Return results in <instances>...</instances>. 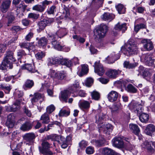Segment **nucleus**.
I'll list each match as a JSON object with an SVG mask.
<instances>
[{
    "mask_svg": "<svg viewBox=\"0 0 155 155\" xmlns=\"http://www.w3.org/2000/svg\"><path fill=\"white\" fill-rule=\"evenodd\" d=\"M27 6L24 3H21L17 7L16 9L17 13H21V15H24L23 12H24Z\"/></svg>",
    "mask_w": 155,
    "mask_h": 155,
    "instance_id": "cd10ccee",
    "label": "nucleus"
},
{
    "mask_svg": "<svg viewBox=\"0 0 155 155\" xmlns=\"http://www.w3.org/2000/svg\"><path fill=\"white\" fill-rule=\"evenodd\" d=\"M136 49H123V51L124 54L127 56L131 55L137 54V51Z\"/></svg>",
    "mask_w": 155,
    "mask_h": 155,
    "instance_id": "e433bc0d",
    "label": "nucleus"
},
{
    "mask_svg": "<svg viewBox=\"0 0 155 155\" xmlns=\"http://www.w3.org/2000/svg\"><path fill=\"white\" fill-rule=\"evenodd\" d=\"M104 0H93L92 3H95V5L97 9L102 6Z\"/></svg>",
    "mask_w": 155,
    "mask_h": 155,
    "instance_id": "5fc2aeb1",
    "label": "nucleus"
},
{
    "mask_svg": "<svg viewBox=\"0 0 155 155\" xmlns=\"http://www.w3.org/2000/svg\"><path fill=\"white\" fill-rule=\"evenodd\" d=\"M104 132L108 134H110V132H111L113 129V126L110 124H108L104 126Z\"/></svg>",
    "mask_w": 155,
    "mask_h": 155,
    "instance_id": "a18cd8bd",
    "label": "nucleus"
},
{
    "mask_svg": "<svg viewBox=\"0 0 155 155\" xmlns=\"http://www.w3.org/2000/svg\"><path fill=\"white\" fill-rule=\"evenodd\" d=\"M80 108L82 109H87L89 108L90 106V104L87 101H80L78 104Z\"/></svg>",
    "mask_w": 155,
    "mask_h": 155,
    "instance_id": "bb28decb",
    "label": "nucleus"
},
{
    "mask_svg": "<svg viewBox=\"0 0 155 155\" xmlns=\"http://www.w3.org/2000/svg\"><path fill=\"white\" fill-rule=\"evenodd\" d=\"M129 128L130 130L135 135H138L140 132V130L138 126L136 124H131L129 125Z\"/></svg>",
    "mask_w": 155,
    "mask_h": 155,
    "instance_id": "4be33fe9",
    "label": "nucleus"
},
{
    "mask_svg": "<svg viewBox=\"0 0 155 155\" xmlns=\"http://www.w3.org/2000/svg\"><path fill=\"white\" fill-rule=\"evenodd\" d=\"M15 116L13 113H11L7 116V118L5 123V125L8 128H12L14 126L15 121Z\"/></svg>",
    "mask_w": 155,
    "mask_h": 155,
    "instance_id": "1a4fd4ad",
    "label": "nucleus"
},
{
    "mask_svg": "<svg viewBox=\"0 0 155 155\" xmlns=\"http://www.w3.org/2000/svg\"><path fill=\"white\" fill-rule=\"evenodd\" d=\"M51 45L53 46V48H59L63 47L61 46H60L59 43L58 42L55 40H53L51 41Z\"/></svg>",
    "mask_w": 155,
    "mask_h": 155,
    "instance_id": "bf43d9fd",
    "label": "nucleus"
},
{
    "mask_svg": "<svg viewBox=\"0 0 155 155\" xmlns=\"http://www.w3.org/2000/svg\"><path fill=\"white\" fill-rule=\"evenodd\" d=\"M72 137L70 135L67 136L65 138L63 136L59 142L62 148L65 149L67 147L69 144H71L72 142Z\"/></svg>",
    "mask_w": 155,
    "mask_h": 155,
    "instance_id": "20e7f679",
    "label": "nucleus"
},
{
    "mask_svg": "<svg viewBox=\"0 0 155 155\" xmlns=\"http://www.w3.org/2000/svg\"><path fill=\"white\" fill-rule=\"evenodd\" d=\"M55 107L54 105H51L48 107L46 108V112L48 114H50L55 110Z\"/></svg>",
    "mask_w": 155,
    "mask_h": 155,
    "instance_id": "680f3d73",
    "label": "nucleus"
},
{
    "mask_svg": "<svg viewBox=\"0 0 155 155\" xmlns=\"http://www.w3.org/2000/svg\"><path fill=\"white\" fill-rule=\"evenodd\" d=\"M23 68L27 70L31 73H34L37 71V70L35 69L34 66L31 64H25L23 67Z\"/></svg>",
    "mask_w": 155,
    "mask_h": 155,
    "instance_id": "2f4dec72",
    "label": "nucleus"
},
{
    "mask_svg": "<svg viewBox=\"0 0 155 155\" xmlns=\"http://www.w3.org/2000/svg\"><path fill=\"white\" fill-rule=\"evenodd\" d=\"M66 75L63 72H57L55 79L61 80L65 77Z\"/></svg>",
    "mask_w": 155,
    "mask_h": 155,
    "instance_id": "3c124183",
    "label": "nucleus"
},
{
    "mask_svg": "<svg viewBox=\"0 0 155 155\" xmlns=\"http://www.w3.org/2000/svg\"><path fill=\"white\" fill-rule=\"evenodd\" d=\"M41 5H34L32 8V9L39 12H42L45 10L47 5L50 4V2L45 0L41 3Z\"/></svg>",
    "mask_w": 155,
    "mask_h": 155,
    "instance_id": "6e6552de",
    "label": "nucleus"
},
{
    "mask_svg": "<svg viewBox=\"0 0 155 155\" xmlns=\"http://www.w3.org/2000/svg\"><path fill=\"white\" fill-rule=\"evenodd\" d=\"M60 64L63 65H65L68 67H71L73 65L71 60L66 59H61Z\"/></svg>",
    "mask_w": 155,
    "mask_h": 155,
    "instance_id": "a19ab883",
    "label": "nucleus"
},
{
    "mask_svg": "<svg viewBox=\"0 0 155 155\" xmlns=\"http://www.w3.org/2000/svg\"><path fill=\"white\" fill-rule=\"evenodd\" d=\"M126 23L120 24L119 22L115 26L114 29L118 31H122V33H124L127 30V27Z\"/></svg>",
    "mask_w": 155,
    "mask_h": 155,
    "instance_id": "412c9836",
    "label": "nucleus"
},
{
    "mask_svg": "<svg viewBox=\"0 0 155 155\" xmlns=\"http://www.w3.org/2000/svg\"><path fill=\"white\" fill-rule=\"evenodd\" d=\"M144 48H153V47L152 42L150 40H143L142 41Z\"/></svg>",
    "mask_w": 155,
    "mask_h": 155,
    "instance_id": "4c0bfd02",
    "label": "nucleus"
},
{
    "mask_svg": "<svg viewBox=\"0 0 155 155\" xmlns=\"http://www.w3.org/2000/svg\"><path fill=\"white\" fill-rule=\"evenodd\" d=\"M151 54H143L142 60L145 62L146 65L149 66H153L154 65V60L152 57Z\"/></svg>",
    "mask_w": 155,
    "mask_h": 155,
    "instance_id": "39448f33",
    "label": "nucleus"
},
{
    "mask_svg": "<svg viewBox=\"0 0 155 155\" xmlns=\"http://www.w3.org/2000/svg\"><path fill=\"white\" fill-rule=\"evenodd\" d=\"M79 147L81 149L85 148L87 145V142L83 140L79 143Z\"/></svg>",
    "mask_w": 155,
    "mask_h": 155,
    "instance_id": "052dcab7",
    "label": "nucleus"
},
{
    "mask_svg": "<svg viewBox=\"0 0 155 155\" xmlns=\"http://www.w3.org/2000/svg\"><path fill=\"white\" fill-rule=\"evenodd\" d=\"M43 97V95L39 93H36L34 94V97L31 99V102L32 103L36 102Z\"/></svg>",
    "mask_w": 155,
    "mask_h": 155,
    "instance_id": "ea45409f",
    "label": "nucleus"
},
{
    "mask_svg": "<svg viewBox=\"0 0 155 155\" xmlns=\"http://www.w3.org/2000/svg\"><path fill=\"white\" fill-rule=\"evenodd\" d=\"M47 84H43L42 86V87L44 88H45L47 89V92L48 95L51 96L53 94V91L51 90L48 89V87L49 86V84L48 83Z\"/></svg>",
    "mask_w": 155,
    "mask_h": 155,
    "instance_id": "e2e57ef3",
    "label": "nucleus"
},
{
    "mask_svg": "<svg viewBox=\"0 0 155 155\" xmlns=\"http://www.w3.org/2000/svg\"><path fill=\"white\" fill-rule=\"evenodd\" d=\"M34 85V82L32 80L29 79L26 80L23 85V88L25 90L31 89Z\"/></svg>",
    "mask_w": 155,
    "mask_h": 155,
    "instance_id": "aec40b11",
    "label": "nucleus"
},
{
    "mask_svg": "<svg viewBox=\"0 0 155 155\" xmlns=\"http://www.w3.org/2000/svg\"><path fill=\"white\" fill-rule=\"evenodd\" d=\"M139 118L141 122L146 123L148 120L149 116L145 113H143L140 115Z\"/></svg>",
    "mask_w": 155,
    "mask_h": 155,
    "instance_id": "37998d69",
    "label": "nucleus"
},
{
    "mask_svg": "<svg viewBox=\"0 0 155 155\" xmlns=\"http://www.w3.org/2000/svg\"><path fill=\"white\" fill-rule=\"evenodd\" d=\"M82 69L81 72H78L77 73L80 77L86 74L88 71V66L87 65L83 64L81 65Z\"/></svg>",
    "mask_w": 155,
    "mask_h": 155,
    "instance_id": "72a5a7b5",
    "label": "nucleus"
},
{
    "mask_svg": "<svg viewBox=\"0 0 155 155\" xmlns=\"http://www.w3.org/2000/svg\"><path fill=\"white\" fill-rule=\"evenodd\" d=\"M123 65L124 68L129 69H132L135 68L137 66L136 63H130L129 62L125 61L123 64Z\"/></svg>",
    "mask_w": 155,
    "mask_h": 155,
    "instance_id": "c03bdc74",
    "label": "nucleus"
},
{
    "mask_svg": "<svg viewBox=\"0 0 155 155\" xmlns=\"http://www.w3.org/2000/svg\"><path fill=\"white\" fill-rule=\"evenodd\" d=\"M135 44L134 40L132 39H130L128 41L127 44H125L124 45L121 47V48H131L135 47Z\"/></svg>",
    "mask_w": 155,
    "mask_h": 155,
    "instance_id": "c756f323",
    "label": "nucleus"
},
{
    "mask_svg": "<svg viewBox=\"0 0 155 155\" xmlns=\"http://www.w3.org/2000/svg\"><path fill=\"white\" fill-rule=\"evenodd\" d=\"M113 145L119 149L124 148L125 145L123 139L120 137L114 138L112 140Z\"/></svg>",
    "mask_w": 155,
    "mask_h": 155,
    "instance_id": "0eeeda50",
    "label": "nucleus"
},
{
    "mask_svg": "<svg viewBox=\"0 0 155 155\" xmlns=\"http://www.w3.org/2000/svg\"><path fill=\"white\" fill-rule=\"evenodd\" d=\"M144 133L147 135L152 136L155 132V126L152 124L148 125L144 130Z\"/></svg>",
    "mask_w": 155,
    "mask_h": 155,
    "instance_id": "2eb2a0df",
    "label": "nucleus"
},
{
    "mask_svg": "<svg viewBox=\"0 0 155 155\" xmlns=\"http://www.w3.org/2000/svg\"><path fill=\"white\" fill-rule=\"evenodd\" d=\"M144 102L141 103L134 101H132L129 104L128 106L130 109L133 110L137 115H140L141 112L142 107L144 105Z\"/></svg>",
    "mask_w": 155,
    "mask_h": 155,
    "instance_id": "f03ea898",
    "label": "nucleus"
},
{
    "mask_svg": "<svg viewBox=\"0 0 155 155\" xmlns=\"http://www.w3.org/2000/svg\"><path fill=\"white\" fill-rule=\"evenodd\" d=\"M19 45L21 48H35L34 42L31 43L26 42L21 43H20Z\"/></svg>",
    "mask_w": 155,
    "mask_h": 155,
    "instance_id": "473e14b6",
    "label": "nucleus"
},
{
    "mask_svg": "<svg viewBox=\"0 0 155 155\" xmlns=\"http://www.w3.org/2000/svg\"><path fill=\"white\" fill-rule=\"evenodd\" d=\"M56 33H57L58 37L61 38L65 35L67 33L66 29L63 28L60 29L56 32Z\"/></svg>",
    "mask_w": 155,
    "mask_h": 155,
    "instance_id": "49530a36",
    "label": "nucleus"
},
{
    "mask_svg": "<svg viewBox=\"0 0 155 155\" xmlns=\"http://www.w3.org/2000/svg\"><path fill=\"white\" fill-rule=\"evenodd\" d=\"M56 7L55 5H52L48 8L47 12L48 14H54L56 11Z\"/></svg>",
    "mask_w": 155,
    "mask_h": 155,
    "instance_id": "4d7b16f0",
    "label": "nucleus"
},
{
    "mask_svg": "<svg viewBox=\"0 0 155 155\" xmlns=\"http://www.w3.org/2000/svg\"><path fill=\"white\" fill-rule=\"evenodd\" d=\"M11 2V0H5L2 2L1 6V8L3 12H6L8 11L10 7Z\"/></svg>",
    "mask_w": 155,
    "mask_h": 155,
    "instance_id": "dca6fc26",
    "label": "nucleus"
},
{
    "mask_svg": "<svg viewBox=\"0 0 155 155\" xmlns=\"http://www.w3.org/2000/svg\"><path fill=\"white\" fill-rule=\"evenodd\" d=\"M57 72H55L54 70L52 69H50L49 75L54 80L56 75Z\"/></svg>",
    "mask_w": 155,
    "mask_h": 155,
    "instance_id": "69168bd1",
    "label": "nucleus"
},
{
    "mask_svg": "<svg viewBox=\"0 0 155 155\" xmlns=\"http://www.w3.org/2000/svg\"><path fill=\"white\" fill-rule=\"evenodd\" d=\"M48 66H51L52 65L55 64L60 63V61L61 59L57 57L49 58L48 59Z\"/></svg>",
    "mask_w": 155,
    "mask_h": 155,
    "instance_id": "5701e85b",
    "label": "nucleus"
},
{
    "mask_svg": "<svg viewBox=\"0 0 155 155\" xmlns=\"http://www.w3.org/2000/svg\"><path fill=\"white\" fill-rule=\"evenodd\" d=\"M94 67V72L100 76H101L104 74L105 70L103 65L100 62L96 61L93 65Z\"/></svg>",
    "mask_w": 155,
    "mask_h": 155,
    "instance_id": "423d86ee",
    "label": "nucleus"
},
{
    "mask_svg": "<svg viewBox=\"0 0 155 155\" xmlns=\"http://www.w3.org/2000/svg\"><path fill=\"white\" fill-rule=\"evenodd\" d=\"M108 30L107 26L105 25L101 24L94 30V37L95 39L99 41L104 37Z\"/></svg>",
    "mask_w": 155,
    "mask_h": 155,
    "instance_id": "f257e3e1",
    "label": "nucleus"
},
{
    "mask_svg": "<svg viewBox=\"0 0 155 155\" xmlns=\"http://www.w3.org/2000/svg\"><path fill=\"white\" fill-rule=\"evenodd\" d=\"M91 94L92 98L95 100H98L100 98L99 93L96 91H94L91 92Z\"/></svg>",
    "mask_w": 155,
    "mask_h": 155,
    "instance_id": "603ef678",
    "label": "nucleus"
},
{
    "mask_svg": "<svg viewBox=\"0 0 155 155\" xmlns=\"http://www.w3.org/2000/svg\"><path fill=\"white\" fill-rule=\"evenodd\" d=\"M43 124H48L50 122V118L47 113H45L42 114L40 118Z\"/></svg>",
    "mask_w": 155,
    "mask_h": 155,
    "instance_id": "58836bf2",
    "label": "nucleus"
},
{
    "mask_svg": "<svg viewBox=\"0 0 155 155\" xmlns=\"http://www.w3.org/2000/svg\"><path fill=\"white\" fill-rule=\"evenodd\" d=\"M36 137V135L33 133H26L23 136L24 140L28 142L26 144L29 145L31 144L34 143Z\"/></svg>",
    "mask_w": 155,
    "mask_h": 155,
    "instance_id": "9b49d317",
    "label": "nucleus"
},
{
    "mask_svg": "<svg viewBox=\"0 0 155 155\" xmlns=\"http://www.w3.org/2000/svg\"><path fill=\"white\" fill-rule=\"evenodd\" d=\"M20 102L19 101H16L10 107V110L8 109L9 107H6V110L7 111H11L12 112H15L19 110L20 108Z\"/></svg>",
    "mask_w": 155,
    "mask_h": 155,
    "instance_id": "f3484780",
    "label": "nucleus"
},
{
    "mask_svg": "<svg viewBox=\"0 0 155 155\" xmlns=\"http://www.w3.org/2000/svg\"><path fill=\"white\" fill-rule=\"evenodd\" d=\"M6 18L8 20L7 25L8 26H9L11 25L15 20V17L14 15L12 13L8 14Z\"/></svg>",
    "mask_w": 155,
    "mask_h": 155,
    "instance_id": "c85d7f7f",
    "label": "nucleus"
},
{
    "mask_svg": "<svg viewBox=\"0 0 155 155\" xmlns=\"http://www.w3.org/2000/svg\"><path fill=\"white\" fill-rule=\"evenodd\" d=\"M70 114V111L69 110L61 109L60 111L59 115L61 117H67L69 116Z\"/></svg>",
    "mask_w": 155,
    "mask_h": 155,
    "instance_id": "09e8293b",
    "label": "nucleus"
},
{
    "mask_svg": "<svg viewBox=\"0 0 155 155\" xmlns=\"http://www.w3.org/2000/svg\"><path fill=\"white\" fill-rule=\"evenodd\" d=\"M126 90L127 91L133 93H136L137 91V89L131 84L127 86Z\"/></svg>",
    "mask_w": 155,
    "mask_h": 155,
    "instance_id": "de8ad7c7",
    "label": "nucleus"
},
{
    "mask_svg": "<svg viewBox=\"0 0 155 155\" xmlns=\"http://www.w3.org/2000/svg\"><path fill=\"white\" fill-rule=\"evenodd\" d=\"M122 105L119 102L114 103L110 107L112 114H117L119 113L121 109Z\"/></svg>",
    "mask_w": 155,
    "mask_h": 155,
    "instance_id": "ddd939ff",
    "label": "nucleus"
},
{
    "mask_svg": "<svg viewBox=\"0 0 155 155\" xmlns=\"http://www.w3.org/2000/svg\"><path fill=\"white\" fill-rule=\"evenodd\" d=\"M47 39L45 37L41 38L39 41L38 44L40 48L43 47L46 44Z\"/></svg>",
    "mask_w": 155,
    "mask_h": 155,
    "instance_id": "864d4df0",
    "label": "nucleus"
},
{
    "mask_svg": "<svg viewBox=\"0 0 155 155\" xmlns=\"http://www.w3.org/2000/svg\"><path fill=\"white\" fill-rule=\"evenodd\" d=\"M6 56L5 57L4 60H5L7 62H14L16 61L15 59L14 58L13 56V53L10 50H8L6 51L5 54Z\"/></svg>",
    "mask_w": 155,
    "mask_h": 155,
    "instance_id": "a211bd4d",
    "label": "nucleus"
},
{
    "mask_svg": "<svg viewBox=\"0 0 155 155\" xmlns=\"http://www.w3.org/2000/svg\"><path fill=\"white\" fill-rule=\"evenodd\" d=\"M86 152L88 154H93L94 152V148L92 147H88L86 149Z\"/></svg>",
    "mask_w": 155,
    "mask_h": 155,
    "instance_id": "774afa93",
    "label": "nucleus"
},
{
    "mask_svg": "<svg viewBox=\"0 0 155 155\" xmlns=\"http://www.w3.org/2000/svg\"><path fill=\"white\" fill-rule=\"evenodd\" d=\"M91 143L96 146L99 147L104 146L105 143L104 140H92L91 141Z\"/></svg>",
    "mask_w": 155,
    "mask_h": 155,
    "instance_id": "79ce46f5",
    "label": "nucleus"
},
{
    "mask_svg": "<svg viewBox=\"0 0 155 155\" xmlns=\"http://www.w3.org/2000/svg\"><path fill=\"white\" fill-rule=\"evenodd\" d=\"M6 67L8 68L9 69H12L13 65L11 62H7L5 60H3L2 64L0 66V69L2 70H5Z\"/></svg>",
    "mask_w": 155,
    "mask_h": 155,
    "instance_id": "b1692460",
    "label": "nucleus"
},
{
    "mask_svg": "<svg viewBox=\"0 0 155 155\" xmlns=\"http://www.w3.org/2000/svg\"><path fill=\"white\" fill-rule=\"evenodd\" d=\"M93 79L91 78H87L85 82V85L88 87L91 86L93 83Z\"/></svg>",
    "mask_w": 155,
    "mask_h": 155,
    "instance_id": "338daca9",
    "label": "nucleus"
},
{
    "mask_svg": "<svg viewBox=\"0 0 155 155\" xmlns=\"http://www.w3.org/2000/svg\"><path fill=\"white\" fill-rule=\"evenodd\" d=\"M48 37L49 39L52 40L53 41L55 40L57 38H58V37L57 33H56L53 34H51L50 35H48Z\"/></svg>",
    "mask_w": 155,
    "mask_h": 155,
    "instance_id": "0e129e2a",
    "label": "nucleus"
},
{
    "mask_svg": "<svg viewBox=\"0 0 155 155\" xmlns=\"http://www.w3.org/2000/svg\"><path fill=\"white\" fill-rule=\"evenodd\" d=\"M45 55V52L41 51L38 52L35 54V57L37 59L40 60L44 57Z\"/></svg>",
    "mask_w": 155,
    "mask_h": 155,
    "instance_id": "13d9d810",
    "label": "nucleus"
},
{
    "mask_svg": "<svg viewBox=\"0 0 155 155\" xmlns=\"http://www.w3.org/2000/svg\"><path fill=\"white\" fill-rule=\"evenodd\" d=\"M116 8L119 14H121L125 13V8L122 5L119 4L117 6Z\"/></svg>",
    "mask_w": 155,
    "mask_h": 155,
    "instance_id": "8fccbe9b",
    "label": "nucleus"
},
{
    "mask_svg": "<svg viewBox=\"0 0 155 155\" xmlns=\"http://www.w3.org/2000/svg\"><path fill=\"white\" fill-rule=\"evenodd\" d=\"M153 142L145 141L141 145L142 148L146 149L148 152H153L154 149L151 146V144L153 145Z\"/></svg>",
    "mask_w": 155,
    "mask_h": 155,
    "instance_id": "6ab92c4d",
    "label": "nucleus"
},
{
    "mask_svg": "<svg viewBox=\"0 0 155 155\" xmlns=\"http://www.w3.org/2000/svg\"><path fill=\"white\" fill-rule=\"evenodd\" d=\"M118 93L114 91H112L107 94V97L108 101L110 102H114L116 101L118 97Z\"/></svg>",
    "mask_w": 155,
    "mask_h": 155,
    "instance_id": "4468645a",
    "label": "nucleus"
},
{
    "mask_svg": "<svg viewBox=\"0 0 155 155\" xmlns=\"http://www.w3.org/2000/svg\"><path fill=\"white\" fill-rule=\"evenodd\" d=\"M101 107L99 105L98 108L97 110V111L98 113H100L98 115V120L100 122L104 118V116L105 115V114H104L103 113H101Z\"/></svg>",
    "mask_w": 155,
    "mask_h": 155,
    "instance_id": "6e6d98bb",
    "label": "nucleus"
},
{
    "mask_svg": "<svg viewBox=\"0 0 155 155\" xmlns=\"http://www.w3.org/2000/svg\"><path fill=\"white\" fill-rule=\"evenodd\" d=\"M100 150L102 155H121L113 149L108 147L101 148Z\"/></svg>",
    "mask_w": 155,
    "mask_h": 155,
    "instance_id": "9d476101",
    "label": "nucleus"
},
{
    "mask_svg": "<svg viewBox=\"0 0 155 155\" xmlns=\"http://www.w3.org/2000/svg\"><path fill=\"white\" fill-rule=\"evenodd\" d=\"M121 71L119 70L109 69L107 70L106 73V75L109 78H116Z\"/></svg>",
    "mask_w": 155,
    "mask_h": 155,
    "instance_id": "f8f14e48",
    "label": "nucleus"
},
{
    "mask_svg": "<svg viewBox=\"0 0 155 155\" xmlns=\"http://www.w3.org/2000/svg\"><path fill=\"white\" fill-rule=\"evenodd\" d=\"M114 15L113 14H110L108 12H105L102 15L101 18L103 20L105 21H111L114 18Z\"/></svg>",
    "mask_w": 155,
    "mask_h": 155,
    "instance_id": "c9c22d12",
    "label": "nucleus"
},
{
    "mask_svg": "<svg viewBox=\"0 0 155 155\" xmlns=\"http://www.w3.org/2000/svg\"><path fill=\"white\" fill-rule=\"evenodd\" d=\"M70 95V93L69 91L67 90L61 92V100H62L65 103H67L68 99Z\"/></svg>",
    "mask_w": 155,
    "mask_h": 155,
    "instance_id": "7c9ffc66",
    "label": "nucleus"
},
{
    "mask_svg": "<svg viewBox=\"0 0 155 155\" xmlns=\"http://www.w3.org/2000/svg\"><path fill=\"white\" fill-rule=\"evenodd\" d=\"M49 20L44 19L38 22V25L39 29L43 30L49 23Z\"/></svg>",
    "mask_w": 155,
    "mask_h": 155,
    "instance_id": "393cba45",
    "label": "nucleus"
},
{
    "mask_svg": "<svg viewBox=\"0 0 155 155\" xmlns=\"http://www.w3.org/2000/svg\"><path fill=\"white\" fill-rule=\"evenodd\" d=\"M42 148L39 147L40 152L45 155H52L53 153L49 149L50 145L48 142L43 141L41 144Z\"/></svg>",
    "mask_w": 155,
    "mask_h": 155,
    "instance_id": "7ed1b4c3",
    "label": "nucleus"
},
{
    "mask_svg": "<svg viewBox=\"0 0 155 155\" xmlns=\"http://www.w3.org/2000/svg\"><path fill=\"white\" fill-rule=\"evenodd\" d=\"M32 125L29 121L26 122L22 124L20 129L23 131H26L30 130L32 127Z\"/></svg>",
    "mask_w": 155,
    "mask_h": 155,
    "instance_id": "a878e982",
    "label": "nucleus"
},
{
    "mask_svg": "<svg viewBox=\"0 0 155 155\" xmlns=\"http://www.w3.org/2000/svg\"><path fill=\"white\" fill-rule=\"evenodd\" d=\"M115 56V53H113L106 58L105 61L109 64H112L116 60Z\"/></svg>",
    "mask_w": 155,
    "mask_h": 155,
    "instance_id": "f704fd0d",
    "label": "nucleus"
}]
</instances>
